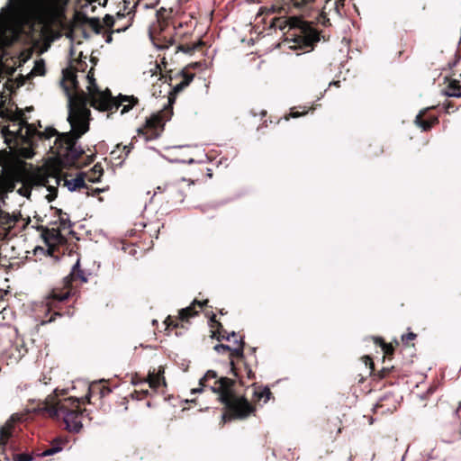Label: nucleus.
I'll return each mask as SVG.
<instances>
[{
    "label": "nucleus",
    "instance_id": "nucleus-55",
    "mask_svg": "<svg viewBox=\"0 0 461 461\" xmlns=\"http://www.w3.org/2000/svg\"><path fill=\"white\" fill-rule=\"evenodd\" d=\"M38 249H40V250H43V249H42V248H36L35 252H36Z\"/></svg>",
    "mask_w": 461,
    "mask_h": 461
},
{
    "label": "nucleus",
    "instance_id": "nucleus-21",
    "mask_svg": "<svg viewBox=\"0 0 461 461\" xmlns=\"http://www.w3.org/2000/svg\"><path fill=\"white\" fill-rule=\"evenodd\" d=\"M112 390L102 383H95L92 384L88 388V394L86 395V399L88 403H90V397L95 393L100 395V398L105 397L108 395Z\"/></svg>",
    "mask_w": 461,
    "mask_h": 461
},
{
    "label": "nucleus",
    "instance_id": "nucleus-11",
    "mask_svg": "<svg viewBox=\"0 0 461 461\" xmlns=\"http://www.w3.org/2000/svg\"><path fill=\"white\" fill-rule=\"evenodd\" d=\"M14 120L19 121L21 127L26 128V134L29 138L38 137L39 140H49L54 136L59 138L60 135L58 131L52 127L46 128L43 131H38L33 124L27 122L24 117V113L22 111H19L14 115Z\"/></svg>",
    "mask_w": 461,
    "mask_h": 461
},
{
    "label": "nucleus",
    "instance_id": "nucleus-49",
    "mask_svg": "<svg viewBox=\"0 0 461 461\" xmlns=\"http://www.w3.org/2000/svg\"><path fill=\"white\" fill-rule=\"evenodd\" d=\"M117 16L118 17H124V14H121V12H118L117 13Z\"/></svg>",
    "mask_w": 461,
    "mask_h": 461
},
{
    "label": "nucleus",
    "instance_id": "nucleus-29",
    "mask_svg": "<svg viewBox=\"0 0 461 461\" xmlns=\"http://www.w3.org/2000/svg\"><path fill=\"white\" fill-rule=\"evenodd\" d=\"M272 396V393L268 387L262 388L261 386L256 387L254 390V397L260 401L264 398V402H267L270 397Z\"/></svg>",
    "mask_w": 461,
    "mask_h": 461
},
{
    "label": "nucleus",
    "instance_id": "nucleus-16",
    "mask_svg": "<svg viewBox=\"0 0 461 461\" xmlns=\"http://www.w3.org/2000/svg\"><path fill=\"white\" fill-rule=\"evenodd\" d=\"M19 420L15 415H12L6 422L0 427V449H5L9 439L13 437L14 424Z\"/></svg>",
    "mask_w": 461,
    "mask_h": 461
},
{
    "label": "nucleus",
    "instance_id": "nucleus-15",
    "mask_svg": "<svg viewBox=\"0 0 461 461\" xmlns=\"http://www.w3.org/2000/svg\"><path fill=\"white\" fill-rule=\"evenodd\" d=\"M280 5H274L272 6L274 13L281 14L288 13L292 8L296 9H302L303 7H305L312 3H313L315 0H279Z\"/></svg>",
    "mask_w": 461,
    "mask_h": 461
},
{
    "label": "nucleus",
    "instance_id": "nucleus-30",
    "mask_svg": "<svg viewBox=\"0 0 461 461\" xmlns=\"http://www.w3.org/2000/svg\"><path fill=\"white\" fill-rule=\"evenodd\" d=\"M458 91H461V89H460V82L458 80H456V79H450L448 81L447 86V89L445 91V94L447 96H452L453 97L452 93L458 92Z\"/></svg>",
    "mask_w": 461,
    "mask_h": 461
},
{
    "label": "nucleus",
    "instance_id": "nucleus-46",
    "mask_svg": "<svg viewBox=\"0 0 461 461\" xmlns=\"http://www.w3.org/2000/svg\"><path fill=\"white\" fill-rule=\"evenodd\" d=\"M450 109H454V105H453V104H452V103H450V102H449V103L447 104L446 110H447V113H449Z\"/></svg>",
    "mask_w": 461,
    "mask_h": 461
},
{
    "label": "nucleus",
    "instance_id": "nucleus-53",
    "mask_svg": "<svg viewBox=\"0 0 461 461\" xmlns=\"http://www.w3.org/2000/svg\"><path fill=\"white\" fill-rule=\"evenodd\" d=\"M116 152H117L116 150H113V151L111 152V155H113H113H115V154H116Z\"/></svg>",
    "mask_w": 461,
    "mask_h": 461
},
{
    "label": "nucleus",
    "instance_id": "nucleus-28",
    "mask_svg": "<svg viewBox=\"0 0 461 461\" xmlns=\"http://www.w3.org/2000/svg\"><path fill=\"white\" fill-rule=\"evenodd\" d=\"M65 443V441L61 438H57L55 439L53 442H52V445L50 447H49L48 449H46L44 452H42L41 454H39L38 456H51V455H54L58 452H59L61 449H62V446Z\"/></svg>",
    "mask_w": 461,
    "mask_h": 461
},
{
    "label": "nucleus",
    "instance_id": "nucleus-13",
    "mask_svg": "<svg viewBox=\"0 0 461 461\" xmlns=\"http://www.w3.org/2000/svg\"><path fill=\"white\" fill-rule=\"evenodd\" d=\"M186 189H190V185L185 184L184 180L166 186V191L174 203L184 202L186 196Z\"/></svg>",
    "mask_w": 461,
    "mask_h": 461
},
{
    "label": "nucleus",
    "instance_id": "nucleus-40",
    "mask_svg": "<svg viewBox=\"0 0 461 461\" xmlns=\"http://www.w3.org/2000/svg\"><path fill=\"white\" fill-rule=\"evenodd\" d=\"M34 70L39 73L40 75H43L45 72L44 68V63L41 61V63H37L34 67Z\"/></svg>",
    "mask_w": 461,
    "mask_h": 461
},
{
    "label": "nucleus",
    "instance_id": "nucleus-8",
    "mask_svg": "<svg viewBox=\"0 0 461 461\" xmlns=\"http://www.w3.org/2000/svg\"><path fill=\"white\" fill-rule=\"evenodd\" d=\"M234 339H235L233 340V348L225 344H217L214 346L213 349L218 353H229L231 374L234 376H238L240 378V383L244 384L242 381V374L240 372V368L236 366L235 359L243 360L245 341L242 336H240L239 339H237V337Z\"/></svg>",
    "mask_w": 461,
    "mask_h": 461
},
{
    "label": "nucleus",
    "instance_id": "nucleus-14",
    "mask_svg": "<svg viewBox=\"0 0 461 461\" xmlns=\"http://www.w3.org/2000/svg\"><path fill=\"white\" fill-rule=\"evenodd\" d=\"M438 122V116L430 113V108L420 111L415 118L416 125L424 131H429Z\"/></svg>",
    "mask_w": 461,
    "mask_h": 461
},
{
    "label": "nucleus",
    "instance_id": "nucleus-32",
    "mask_svg": "<svg viewBox=\"0 0 461 461\" xmlns=\"http://www.w3.org/2000/svg\"><path fill=\"white\" fill-rule=\"evenodd\" d=\"M241 364L244 366L245 370V377L248 380H254L256 378V375L253 372L252 368L249 365V363L246 360V357H244L243 360H241Z\"/></svg>",
    "mask_w": 461,
    "mask_h": 461
},
{
    "label": "nucleus",
    "instance_id": "nucleus-57",
    "mask_svg": "<svg viewBox=\"0 0 461 461\" xmlns=\"http://www.w3.org/2000/svg\"><path fill=\"white\" fill-rule=\"evenodd\" d=\"M121 146H122L121 144H118V145L116 146V148L119 149L121 148Z\"/></svg>",
    "mask_w": 461,
    "mask_h": 461
},
{
    "label": "nucleus",
    "instance_id": "nucleus-17",
    "mask_svg": "<svg viewBox=\"0 0 461 461\" xmlns=\"http://www.w3.org/2000/svg\"><path fill=\"white\" fill-rule=\"evenodd\" d=\"M391 400V396L384 395L382 397L379 402L375 404L374 408L375 413H393L396 410L395 402L393 401L391 404L388 403V402Z\"/></svg>",
    "mask_w": 461,
    "mask_h": 461
},
{
    "label": "nucleus",
    "instance_id": "nucleus-48",
    "mask_svg": "<svg viewBox=\"0 0 461 461\" xmlns=\"http://www.w3.org/2000/svg\"><path fill=\"white\" fill-rule=\"evenodd\" d=\"M219 312H220V314H221V315H223V314H226V313H227L226 312H224V309H221V310L219 311Z\"/></svg>",
    "mask_w": 461,
    "mask_h": 461
},
{
    "label": "nucleus",
    "instance_id": "nucleus-3",
    "mask_svg": "<svg viewBox=\"0 0 461 461\" xmlns=\"http://www.w3.org/2000/svg\"><path fill=\"white\" fill-rule=\"evenodd\" d=\"M86 79L88 81L87 93L84 90L79 89L77 93H71L68 87H65L66 93L68 96V113H70V105L72 103L76 104L79 96L85 97V107L88 108L89 104L94 109L100 112H116L120 106H122L121 113L124 114L131 111L135 105L139 104V99L134 95H124L120 94L114 97L109 88L101 90L97 86L95 78L94 77V68H92L87 75Z\"/></svg>",
    "mask_w": 461,
    "mask_h": 461
},
{
    "label": "nucleus",
    "instance_id": "nucleus-25",
    "mask_svg": "<svg viewBox=\"0 0 461 461\" xmlns=\"http://www.w3.org/2000/svg\"><path fill=\"white\" fill-rule=\"evenodd\" d=\"M158 41L160 42L158 44V47L160 49H167L170 46L174 45L176 41L171 33H167L166 29H161V32L158 34Z\"/></svg>",
    "mask_w": 461,
    "mask_h": 461
},
{
    "label": "nucleus",
    "instance_id": "nucleus-35",
    "mask_svg": "<svg viewBox=\"0 0 461 461\" xmlns=\"http://www.w3.org/2000/svg\"><path fill=\"white\" fill-rule=\"evenodd\" d=\"M295 108H293L291 110V113L288 115L285 116V119L288 121L291 117L292 118H298L302 115H304L308 113V109L306 107H303L302 111H295Z\"/></svg>",
    "mask_w": 461,
    "mask_h": 461
},
{
    "label": "nucleus",
    "instance_id": "nucleus-26",
    "mask_svg": "<svg viewBox=\"0 0 461 461\" xmlns=\"http://www.w3.org/2000/svg\"><path fill=\"white\" fill-rule=\"evenodd\" d=\"M63 79L70 82L74 93H77V91H79V83L77 81L76 70H74L73 68L63 70Z\"/></svg>",
    "mask_w": 461,
    "mask_h": 461
},
{
    "label": "nucleus",
    "instance_id": "nucleus-34",
    "mask_svg": "<svg viewBox=\"0 0 461 461\" xmlns=\"http://www.w3.org/2000/svg\"><path fill=\"white\" fill-rule=\"evenodd\" d=\"M148 395H149L148 389L135 390L133 393H131V397L135 400H142V399L146 398Z\"/></svg>",
    "mask_w": 461,
    "mask_h": 461
},
{
    "label": "nucleus",
    "instance_id": "nucleus-41",
    "mask_svg": "<svg viewBox=\"0 0 461 461\" xmlns=\"http://www.w3.org/2000/svg\"><path fill=\"white\" fill-rule=\"evenodd\" d=\"M77 67L76 68H74V70H76V72L79 69H82L84 71L85 68L87 67V64L82 60H77Z\"/></svg>",
    "mask_w": 461,
    "mask_h": 461
},
{
    "label": "nucleus",
    "instance_id": "nucleus-1",
    "mask_svg": "<svg viewBox=\"0 0 461 461\" xmlns=\"http://www.w3.org/2000/svg\"><path fill=\"white\" fill-rule=\"evenodd\" d=\"M76 104L70 105L68 121L71 126L69 132L61 133L56 139L55 144L59 149V154L63 156V160L70 167H83L94 161L95 155L86 156L85 162L80 158L85 152L81 148L77 147V140L89 131V121L91 112L89 108L85 107V97L83 95L77 98Z\"/></svg>",
    "mask_w": 461,
    "mask_h": 461
},
{
    "label": "nucleus",
    "instance_id": "nucleus-7",
    "mask_svg": "<svg viewBox=\"0 0 461 461\" xmlns=\"http://www.w3.org/2000/svg\"><path fill=\"white\" fill-rule=\"evenodd\" d=\"M291 29L296 30L294 33L295 48L304 52L312 51L316 43L321 41V32L311 23L297 17L290 18Z\"/></svg>",
    "mask_w": 461,
    "mask_h": 461
},
{
    "label": "nucleus",
    "instance_id": "nucleus-31",
    "mask_svg": "<svg viewBox=\"0 0 461 461\" xmlns=\"http://www.w3.org/2000/svg\"><path fill=\"white\" fill-rule=\"evenodd\" d=\"M15 223V221L10 217L8 213L0 211V224L6 225V229L12 228Z\"/></svg>",
    "mask_w": 461,
    "mask_h": 461
},
{
    "label": "nucleus",
    "instance_id": "nucleus-60",
    "mask_svg": "<svg viewBox=\"0 0 461 461\" xmlns=\"http://www.w3.org/2000/svg\"><path fill=\"white\" fill-rule=\"evenodd\" d=\"M461 407V402L459 403V408Z\"/></svg>",
    "mask_w": 461,
    "mask_h": 461
},
{
    "label": "nucleus",
    "instance_id": "nucleus-58",
    "mask_svg": "<svg viewBox=\"0 0 461 461\" xmlns=\"http://www.w3.org/2000/svg\"><path fill=\"white\" fill-rule=\"evenodd\" d=\"M394 342L396 346H399V342L397 340H394Z\"/></svg>",
    "mask_w": 461,
    "mask_h": 461
},
{
    "label": "nucleus",
    "instance_id": "nucleus-2",
    "mask_svg": "<svg viewBox=\"0 0 461 461\" xmlns=\"http://www.w3.org/2000/svg\"><path fill=\"white\" fill-rule=\"evenodd\" d=\"M235 364L240 368L242 374L241 384L240 378L235 376L237 380L229 377L217 378L215 371L209 370L204 376L200 379V385L209 386L213 393H218L219 400L224 405L225 413L223 417L229 419L242 420L249 417L255 411V407L249 402L243 394H239L236 392V385L239 384L240 386H246L245 370L241 360H236Z\"/></svg>",
    "mask_w": 461,
    "mask_h": 461
},
{
    "label": "nucleus",
    "instance_id": "nucleus-45",
    "mask_svg": "<svg viewBox=\"0 0 461 461\" xmlns=\"http://www.w3.org/2000/svg\"><path fill=\"white\" fill-rule=\"evenodd\" d=\"M138 5H139V1L135 2V4L133 5L132 8L128 11V14H131L132 12L134 13Z\"/></svg>",
    "mask_w": 461,
    "mask_h": 461
},
{
    "label": "nucleus",
    "instance_id": "nucleus-6",
    "mask_svg": "<svg viewBox=\"0 0 461 461\" xmlns=\"http://www.w3.org/2000/svg\"><path fill=\"white\" fill-rule=\"evenodd\" d=\"M67 390L56 389L54 394L49 395L43 402V410L50 417L62 420L66 429L69 432H79L82 429V420L88 416L86 409H81L80 400L77 397H66Z\"/></svg>",
    "mask_w": 461,
    "mask_h": 461
},
{
    "label": "nucleus",
    "instance_id": "nucleus-39",
    "mask_svg": "<svg viewBox=\"0 0 461 461\" xmlns=\"http://www.w3.org/2000/svg\"><path fill=\"white\" fill-rule=\"evenodd\" d=\"M104 23L107 28H113L114 25V18L110 14H106L104 17Z\"/></svg>",
    "mask_w": 461,
    "mask_h": 461
},
{
    "label": "nucleus",
    "instance_id": "nucleus-23",
    "mask_svg": "<svg viewBox=\"0 0 461 461\" xmlns=\"http://www.w3.org/2000/svg\"><path fill=\"white\" fill-rule=\"evenodd\" d=\"M64 185H66L69 191H75L77 189L86 188V184L85 183L84 174H79L77 177L64 180Z\"/></svg>",
    "mask_w": 461,
    "mask_h": 461
},
{
    "label": "nucleus",
    "instance_id": "nucleus-5",
    "mask_svg": "<svg viewBox=\"0 0 461 461\" xmlns=\"http://www.w3.org/2000/svg\"><path fill=\"white\" fill-rule=\"evenodd\" d=\"M88 281L87 274L80 267V260L77 259L68 276L63 278L60 285L51 289L46 297V303L50 312H52L46 322H52L56 316H71L74 308L69 306L63 311L62 304L78 293L79 286Z\"/></svg>",
    "mask_w": 461,
    "mask_h": 461
},
{
    "label": "nucleus",
    "instance_id": "nucleus-51",
    "mask_svg": "<svg viewBox=\"0 0 461 461\" xmlns=\"http://www.w3.org/2000/svg\"><path fill=\"white\" fill-rule=\"evenodd\" d=\"M47 197H48V199H49L50 201V200H52V198H53L51 194H48V196H47Z\"/></svg>",
    "mask_w": 461,
    "mask_h": 461
},
{
    "label": "nucleus",
    "instance_id": "nucleus-54",
    "mask_svg": "<svg viewBox=\"0 0 461 461\" xmlns=\"http://www.w3.org/2000/svg\"><path fill=\"white\" fill-rule=\"evenodd\" d=\"M132 384H138V382H137V381H135V379H132Z\"/></svg>",
    "mask_w": 461,
    "mask_h": 461
},
{
    "label": "nucleus",
    "instance_id": "nucleus-43",
    "mask_svg": "<svg viewBox=\"0 0 461 461\" xmlns=\"http://www.w3.org/2000/svg\"><path fill=\"white\" fill-rule=\"evenodd\" d=\"M122 152H124V158L128 156V154L131 152V145H124L122 147Z\"/></svg>",
    "mask_w": 461,
    "mask_h": 461
},
{
    "label": "nucleus",
    "instance_id": "nucleus-52",
    "mask_svg": "<svg viewBox=\"0 0 461 461\" xmlns=\"http://www.w3.org/2000/svg\"><path fill=\"white\" fill-rule=\"evenodd\" d=\"M197 392H201V389H194L193 390V393H197Z\"/></svg>",
    "mask_w": 461,
    "mask_h": 461
},
{
    "label": "nucleus",
    "instance_id": "nucleus-18",
    "mask_svg": "<svg viewBox=\"0 0 461 461\" xmlns=\"http://www.w3.org/2000/svg\"><path fill=\"white\" fill-rule=\"evenodd\" d=\"M363 358H364L366 366H369V367L371 369V375H372L374 380H382V379L387 377V375L394 368L393 366L383 367L381 370H379L377 373H375L373 359L369 356H365Z\"/></svg>",
    "mask_w": 461,
    "mask_h": 461
},
{
    "label": "nucleus",
    "instance_id": "nucleus-10",
    "mask_svg": "<svg viewBox=\"0 0 461 461\" xmlns=\"http://www.w3.org/2000/svg\"><path fill=\"white\" fill-rule=\"evenodd\" d=\"M207 303L208 300L203 302L194 300L188 307L179 310L177 319H174L172 316L168 315L164 321L166 328H185V323H188L190 318L198 315L199 312L196 310V307L198 306L200 309H202Z\"/></svg>",
    "mask_w": 461,
    "mask_h": 461
},
{
    "label": "nucleus",
    "instance_id": "nucleus-42",
    "mask_svg": "<svg viewBox=\"0 0 461 461\" xmlns=\"http://www.w3.org/2000/svg\"><path fill=\"white\" fill-rule=\"evenodd\" d=\"M193 46L194 50H201L203 47L205 46V42L202 40H199L196 43H194Z\"/></svg>",
    "mask_w": 461,
    "mask_h": 461
},
{
    "label": "nucleus",
    "instance_id": "nucleus-59",
    "mask_svg": "<svg viewBox=\"0 0 461 461\" xmlns=\"http://www.w3.org/2000/svg\"><path fill=\"white\" fill-rule=\"evenodd\" d=\"M5 459L6 461H9V458H8L7 456H5Z\"/></svg>",
    "mask_w": 461,
    "mask_h": 461
},
{
    "label": "nucleus",
    "instance_id": "nucleus-36",
    "mask_svg": "<svg viewBox=\"0 0 461 461\" xmlns=\"http://www.w3.org/2000/svg\"><path fill=\"white\" fill-rule=\"evenodd\" d=\"M176 51L191 54L194 51L193 44H179L176 47Z\"/></svg>",
    "mask_w": 461,
    "mask_h": 461
},
{
    "label": "nucleus",
    "instance_id": "nucleus-37",
    "mask_svg": "<svg viewBox=\"0 0 461 461\" xmlns=\"http://www.w3.org/2000/svg\"><path fill=\"white\" fill-rule=\"evenodd\" d=\"M86 19L89 22L90 26L93 28V30H94L96 33H99V32H100V30H101V25H100V22H99V20H98V19H95V18L88 19L87 17H86Z\"/></svg>",
    "mask_w": 461,
    "mask_h": 461
},
{
    "label": "nucleus",
    "instance_id": "nucleus-38",
    "mask_svg": "<svg viewBox=\"0 0 461 461\" xmlns=\"http://www.w3.org/2000/svg\"><path fill=\"white\" fill-rule=\"evenodd\" d=\"M416 337H417V334H415L413 332H408L407 334H403L402 336V341L405 345L409 346L410 341L414 340L416 339Z\"/></svg>",
    "mask_w": 461,
    "mask_h": 461
},
{
    "label": "nucleus",
    "instance_id": "nucleus-56",
    "mask_svg": "<svg viewBox=\"0 0 461 461\" xmlns=\"http://www.w3.org/2000/svg\"><path fill=\"white\" fill-rule=\"evenodd\" d=\"M116 158H122V157L121 155H118L117 157H115Z\"/></svg>",
    "mask_w": 461,
    "mask_h": 461
},
{
    "label": "nucleus",
    "instance_id": "nucleus-20",
    "mask_svg": "<svg viewBox=\"0 0 461 461\" xmlns=\"http://www.w3.org/2000/svg\"><path fill=\"white\" fill-rule=\"evenodd\" d=\"M164 370L160 367L158 373H155V370L149 373L147 380L144 382L149 383V387L152 389H157L160 386L161 383L166 384L165 377L163 376Z\"/></svg>",
    "mask_w": 461,
    "mask_h": 461
},
{
    "label": "nucleus",
    "instance_id": "nucleus-33",
    "mask_svg": "<svg viewBox=\"0 0 461 461\" xmlns=\"http://www.w3.org/2000/svg\"><path fill=\"white\" fill-rule=\"evenodd\" d=\"M33 459L32 454L30 453H14L13 460L14 461H32Z\"/></svg>",
    "mask_w": 461,
    "mask_h": 461
},
{
    "label": "nucleus",
    "instance_id": "nucleus-47",
    "mask_svg": "<svg viewBox=\"0 0 461 461\" xmlns=\"http://www.w3.org/2000/svg\"><path fill=\"white\" fill-rule=\"evenodd\" d=\"M250 352H251V355L253 356V357L255 358V361L257 362V357H256V348H250Z\"/></svg>",
    "mask_w": 461,
    "mask_h": 461
},
{
    "label": "nucleus",
    "instance_id": "nucleus-9",
    "mask_svg": "<svg viewBox=\"0 0 461 461\" xmlns=\"http://www.w3.org/2000/svg\"><path fill=\"white\" fill-rule=\"evenodd\" d=\"M37 230L41 231V236L47 246V252L51 257H58L60 253L59 247L67 243L66 237L59 229L52 226L51 228L40 225Z\"/></svg>",
    "mask_w": 461,
    "mask_h": 461
},
{
    "label": "nucleus",
    "instance_id": "nucleus-44",
    "mask_svg": "<svg viewBox=\"0 0 461 461\" xmlns=\"http://www.w3.org/2000/svg\"><path fill=\"white\" fill-rule=\"evenodd\" d=\"M210 326L212 328H214V326L217 324V319H216V315L214 313L212 314V316L210 317Z\"/></svg>",
    "mask_w": 461,
    "mask_h": 461
},
{
    "label": "nucleus",
    "instance_id": "nucleus-27",
    "mask_svg": "<svg viewBox=\"0 0 461 461\" xmlns=\"http://www.w3.org/2000/svg\"><path fill=\"white\" fill-rule=\"evenodd\" d=\"M103 174L104 169L102 165L100 163H96L88 173L87 179L89 182L93 183L99 182Z\"/></svg>",
    "mask_w": 461,
    "mask_h": 461
},
{
    "label": "nucleus",
    "instance_id": "nucleus-4",
    "mask_svg": "<svg viewBox=\"0 0 461 461\" xmlns=\"http://www.w3.org/2000/svg\"><path fill=\"white\" fill-rule=\"evenodd\" d=\"M176 76L182 77V81L172 86L170 83L165 86L162 90L163 85L167 81L165 77V81L161 84L153 85V95L156 97H167V105L156 114L151 115L146 120L145 125L138 130L139 136H142L146 140H152L160 136L164 131L165 122L168 121L173 114V104L176 101L177 94L183 91L194 77V73H189L185 69L181 70Z\"/></svg>",
    "mask_w": 461,
    "mask_h": 461
},
{
    "label": "nucleus",
    "instance_id": "nucleus-50",
    "mask_svg": "<svg viewBox=\"0 0 461 461\" xmlns=\"http://www.w3.org/2000/svg\"><path fill=\"white\" fill-rule=\"evenodd\" d=\"M128 4H129L128 2L124 1V11H126V10H127V8H128V7H127V5H128Z\"/></svg>",
    "mask_w": 461,
    "mask_h": 461
},
{
    "label": "nucleus",
    "instance_id": "nucleus-22",
    "mask_svg": "<svg viewBox=\"0 0 461 461\" xmlns=\"http://www.w3.org/2000/svg\"><path fill=\"white\" fill-rule=\"evenodd\" d=\"M372 340L375 345L381 347L384 357H388L389 359L392 358V357L394 354V346L393 345V343H387L382 337L376 336L372 337Z\"/></svg>",
    "mask_w": 461,
    "mask_h": 461
},
{
    "label": "nucleus",
    "instance_id": "nucleus-12",
    "mask_svg": "<svg viewBox=\"0 0 461 461\" xmlns=\"http://www.w3.org/2000/svg\"><path fill=\"white\" fill-rule=\"evenodd\" d=\"M345 0H325L324 5L319 14L317 21L323 26H330V15L341 16V10L344 7Z\"/></svg>",
    "mask_w": 461,
    "mask_h": 461
},
{
    "label": "nucleus",
    "instance_id": "nucleus-19",
    "mask_svg": "<svg viewBox=\"0 0 461 461\" xmlns=\"http://www.w3.org/2000/svg\"><path fill=\"white\" fill-rule=\"evenodd\" d=\"M214 330L212 331V338L216 339L218 341H221L223 339L230 340V338L238 337V333L232 331L228 333L227 330L223 328L221 322L217 321V324L214 326Z\"/></svg>",
    "mask_w": 461,
    "mask_h": 461
},
{
    "label": "nucleus",
    "instance_id": "nucleus-24",
    "mask_svg": "<svg viewBox=\"0 0 461 461\" xmlns=\"http://www.w3.org/2000/svg\"><path fill=\"white\" fill-rule=\"evenodd\" d=\"M55 215L59 217V226L56 227L57 229H59L62 231L69 230L72 227L73 224L67 212H64L61 209L55 208Z\"/></svg>",
    "mask_w": 461,
    "mask_h": 461
}]
</instances>
